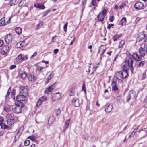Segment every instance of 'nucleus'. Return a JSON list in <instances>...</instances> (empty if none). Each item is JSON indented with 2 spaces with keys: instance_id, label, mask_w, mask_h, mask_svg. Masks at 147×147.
Instances as JSON below:
<instances>
[{
  "instance_id": "obj_1",
  "label": "nucleus",
  "mask_w": 147,
  "mask_h": 147,
  "mask_svg": "<svg viewBox=\"0 0 147 147\" xmlns=\"http://www.w3.org/2000/svg\"><path fill=\"white\" fill-rule=\"evenodd\" d=\"M125 72L119 71L116 73V78L118 79V82L121 83L123 81L122 79L125 78L128 76L127 72H126V70L124 69Z\"/></svg>"
},
{
  "instance_id": "obj_2",
  "label": "nucleus",
  "mask_w": 147,
  "mask_h": 147,
  "mask_svg": "<svg viewBox=\"0 0 147 147\" xmlns=\"http://www.w3.org/2000/svg\"><path fill=\"white\" fill-rule=\"evenodd\" d=\"M28 93V88L27 86H22L20 87L19 93L23 96H26Z\"/></svg>"
},
{
  "instance_id": "obj_3",
  "label": "nucleus",
  "mask_w": 147,
  "mask_h": 147,
  "mask_svg": "<svg viewBox=\"0 0 147 147\" xmlns=\"http://www.w3.org/2000/svg\"><path fill=\"white\" fill-rule=\"evenodd\" d=\"M134 7L136 9L139 10L143 9L144 8V5L143 3L138 2H136L134 5Z\"/></svg>"
},
{
  "instance_id": "obj_4",
  "label": "nucleus",
  "mask_w": 147,
  "mask_h": 147,
  "mask_svg": "<svg viewBox=\"0 0 147 147\" xmlns=\"http://www.w3.org/2000/svg\"><path fill=\"white\" fill-rule=\"evenodd\" d=\"M138 132L140 133L141 138H145L147 136V128L142 129L139 130Z\"/></svg>"
},
{
  "instance_id": "obj_5",
  "label": "nucleus",
  "mask_w": 147,
  "mask_h": 147,
  "mask_svg": "<svg viewBox=\"0 0 147 147\" xmlns=\"http://www.w3.org/2000/svg\"><path fill=\"white\" fill-rule=\"evenodd\" d=\"M136 95V93L133 90H130L128 93L127 96V101L128 102L131 99L134 98Z\"/></svg>"
},
{
  "instance_id": "obj_6",
  "label": "nucleus",
  "mask_w": 147,
  "mask_h": 147,
  "mask_svg": "<svg viewBox=\"0 0 147 147\" xmlns=\"http://www.w3.org/2000/svg\"><path fill=\"white\" fill-rule=\"evenodd\" d=\"M16 107L12 109L13 112L16 114H19L21 113L22 111L21 107L17 104H16Z\"/></svg>"
},
{
  "instance_id": "obj_7",
  "label": "nucleus",
  "mask_w": 147,
  "mask_h": 147,
  "mask_svg": "<svg viewBox=\"0 0 147 147\" xmlns=\"http://www.w3.org/2000/svg\"><path fill=\"white\" fill-rule=\"evenodd\" d=\"M13 37L11 34H9L6 35L5 38V42L8 44L11 43L12 42Z\"/></svg>"
},
{
  "instance_id": "obj_8",
  "label": "nucleus",
  "mask_w": 147,
  "mask_h": 147,
  "mask_svg": "<svg viewBox=\"0 0 147 147\" xmlns=\"http://www.w3.org/2000/svg\"><path fill=\"white\" fill-rule=\"evenodd\" d=\"M9 49V47L8 45H5L3 47L1 50V53L3 55L7 54Z\"/></svg>"
},
{
  "instance_id": "obj_9",
  "label": "nucleus",
  "mask_w": 147,
  "mask_h": 147,
  "mask_svg": "<svg viewBox=\"0 0 147 147\" xmlns=\"http://www.w3.org/2000/svg\"><path fill=\"white\" fill-rule=\"evenodd\" d=\"M138 51L140 56L142 57H144L145 56L146 51L144 48L140 47L138 49Z\"/></svg>"
},
{
  "instance_id": "obj_10",
  "label": "nucleus",
  "mask_w": 147,
  "mask_h": 147,
  "mask_svg": "<svg viewBox=\"0 0 147 147\" xmlns=\"http://www.w3.org/2000/svg\"><path fill=\"white\" fill-rule=\"evenodd\" d=\"M61 94L59 93H56L53 95L52 97L53 100L54 101H58L61 98Z\"/></svg>"
},
{
  "instance_id": "obj_11",
  "label": "nucleus",
  "mask_w": 147,
  "mask_h": 147,
  "mask_svg": "<svg viewBox=\"0 0 147 147\" xmlns=\"http://www.w3.org/2000/svg\"><path fill=\"white\" fill-rule=\"evenodd\" d=\"M105 111L107 113L110 112L113 108V105L111 104L107 105L105 106Z\"/></svg>"
},
{
  "instance_id": "obj_12",
  "label": "nucleus",
  "mask_w": 147,
  "mask_h": 147,
  "mask_svg": "<svg viewBox=\"0 0 147 147\" xmlns=\"http://www.w3.org/2000/svg\"><path fill=\"white\" fill-rule=\"evenodd\" d=\"M26 96H23L22 95L19 94V95L17 96L16 100L18 102H20L21 101H24L26 100Z\"/></svg>"
},
{
  "instance_id": "obj_13",
  "label": "nucleus",
  "mask_w": 147,
  "mask_h": 147,
  "mask_svg": "<svg viewBox=\"0 0 147 147\" xmlns=\"http://www.w3.org/2000/svg\"><path fill=\"white\" fill-rule=\"evenodd\" d=\"M55 87V85L53 84L52 85L49 86L46 90L45 93L47 94H49V93L51 92L53 89Z\"/></svg>"
},
{
  "instance_id": "obj_14",
  "label": "nucleus",
  "mask_w": 147,
  "mask_h": 147,
  "mask_svg": "<svg viewBox=\"0 0 147 147\" xmlns=\"http://www.w3.org/2000/svg\"><path fill=\"white\" fill-rule=\"evenodd\" d=\"M116 81L114 79L113 80L112 82V89L113 90L116 91L118 89L116 86Z\"/></svg>"
},
{
  "instance_id": "obj_15",
  "label": "nucleus",
  "mask_w": 147,
  "mask_h": 147,
  "mask_svg": "<svg viewBox=\"0 0 147 147\" xmlns=\"http://www.w3.org/2000/svg\"><path fill=\"white\" fill-rule=\"evenodd\" d=\"M132 57L133 58L137 61H140L142 60V58L136 53H134Z\"/></svg>"
},
{
  "instance_id": "obj_16",
  "label": "nucleus",
  "mask_w": 147,
  "mask_h": 147,
  "mask_svg": "<svg viewBox=\"0 0 147 147\" xmlns=\"http://www.w3.org/2000/svg\"><path fill=\"white\" fill-rule=\"evenodd\" d=\"M145 34H144L143 32H140L138 35V39H137V40H138L139 39V41L142 40L145 37Z\"/></svg>"
},
{
  "instance_id": "obj_17",
  "label": "nucleus",
  "mask_w": 147,
  "mask_h": 147,
  "mask_svg": "<svg viewBox=\"0 0 147 147\" xmlns=\"http://www.w3.org/2000/svg\"><path fill=\"white\" fill-rule=\"evenodd\" d=\"M73 105H74L75 107H78L80 106V103L79 100L77 99H73L72 100Z\"/></svg>"
},
{
  "instance_id": "obj_18",
  "label": "nucleus",
  "mask_w": 147,
  "mask_h": 147,
  "mask_svg": "<svg viewBox=\"0 0 147 147\" xmlns=\"http://www.w3.org/2000/svg\"><path fill=\"white\" fill-rule=\"evenodd\" d=\"M125 63L126 64H128V65L130 66L133 65V61L131 57H129L128 59L126 60L125 61Z\"/></svg>"
},
{
  "instance_id": "obj_19",
  "label": "nucleus",
  "mask_w": 147,
  "mask_h": 147,
  "mask_svg": "<svg viewBox=\"0 0 147 147\" xmlns=\"http://www.w3.org/2000/svg\"><path fill=\"white\" fill-rule=\"evenodd\" d=\"M34 6L41 9H44L45 8L44 5L41 3L35 4L34 5Z\"/></svg>"
},
{
  "instance_id": "obj_20",
  "label": "nucleus",
  "mask_w": 147,
  "mask_h": 147,
  "mask_svg": "<svg viewBox=\"0 0 147 147\" xmlns=\"http://www.w3.org/2000/svg\"><path fill=\"white\" fill-rule=\"evenodd\" d=\"M54 75V74L53 72L51 73L50 75L46 78V83H48L49 81L53 77Z\"/></svg>"
},
{
  "instance_id": "obj_21",
  "label": "nucleus",
  "mask_w": 147,
  "mask_h": 147,
  "mask_svg": "<svg viewBox=\"0 0 147 147\" xmlns=\"http://www.w3.org/2000/svg\"><path fill=\"white\" fill-rule=\"evenodd\" d=\"M104 15H103L102 14L100 13L97 16V18L99 21H102L104 19Z\"/></svg>"
},
{
  "instance_id": "obj_22",
  "label": "nucleus",
  "mask_w": 147,
  "mask_h": 147,
  "mask_svg": "<svg viewBox=\"0 0 147 147\" xmlns=\"http://www.w3.org/2000/svg\"><path fill=\"white\" fill-rule=\"evenodd\" d=\"M28 79L30 81H34L36 80V78L33 75L30 74L28 76Z\"/></svg>"
},
{
  "instance_id": "obj_23",
  "label": "nucleus",
  "mask_w": 147,
  "mask_h": 147,
  "mask_svg": "<svg viewBox=\"0 0 147 147\" xmlns=\"http://www.w3.org/2000/svg\"><path fill=\"white\" fill-rule=\"evenodd\" d=\"M36 67V71L39 73L42 72L43 69H45V67L40 66L37 65Z\"/></svg>"
},
{
  "instance_id": "obj_24",
  "label": "nucleus",
  "mask_w": 147,
  "mask_h": 147,
  "mask_svg": "<svg viewBox=\"0 0 147 147\" xmlns=\"http://www.w3.org/2000/svg\"><path fill=\"white\" fill-rule=\"evenodd\" d=\"M7 123L8 125L12 126L14 123V120L11 119H9L7 120Z\"/></svg>"
},
{
  "instance_id": "obj_25",
  "label": "nucleus",
  "mask_w": 147,
  "mask_h": 147,
  "mask_svg": "<svg viewBox=\"0 0 147 147\" xmlns=\"http://www.w3.org/2000/svg\"><path fill=\"white\" fill-rule=\"evenodd\" d=\"M0 125L2 129H9L10 128V127L9 126L4 123H2Z\"/></svg>"
},
{
  "instance_id": "obj_26",
  "label": "nucleus",
  "mask_w": 147,
  "mask_h": 147,
  "mask_svg": "<svg viewBox=\"0 0 147 147\" xmlns=\"http://www.w3.org/2000/svg\"><path fill=\"white\" fill-rule=\"evenodd\" d=\"M16 32L18 34L20 35L22 33V30L20 27H17L15 28Z\"/></svg>"
},
{
  "instance_id": "obj_27",
  "label": "nucleus",
  "mask_w": 147,
  "mask_h": 147,
  "mask_svg": "<svg viewBox=\"0 0 147 147\" xmlns=\"http://www.w3.org/2000/svg\"><path fill=\"white\" fill-rule=\"evenodd\" d=\"M117 102L118 103H120L121 100H122V95H118L116 97Z\"/></svg>"
},
{
  "instance_id": "obj_28",
  "label": "nucleus",
  "mask_w": 147,
  "mask_h": 147,
  "mask_svg": "<svg viewBox=\"0 0 147 147\" xmlns=\"http://www.w3.org/2000/svg\"><path fill=\"white\" fill-rule=\"evenodd\" d=\"M4 110L6 112H9L11 110L10 106L9 105H6L4 106Z\"/></svg>"
},
{
  "instance_id": "obj_29",
  "label": "nucleus",
  "mask_w": 147,
  "mask_h": 147,
  "mask_svg": "<svg viewBox=\"0 0 147 147\" xmlns=\"http://www.w3.org/2000/svg\"><path fill=\"white\" fill-rule=\"evenodd\" d=\"M16 61L18 62L20 61H22V54H20L18 57L16 58Z\"/></svg>"
},
{
  "instance_id": "obj_30",
  "label": "nucleus",
  "mask_w": 147,
  "mask_h": 147,
  "mask_svg": "<svg viewBox=\"0 0 147 147\" xmlns=\"http://www.w3.org/2000/svg\"><path fill=\"white\" fill-rule=\"evenodd\" d=\"M121 25H125L126 23V18L125 17H123L121 20Z\"/></svg>"
},
{
  "instance_id": "obj_31",
  "label": "nucleus",
  "mask_w": 147,
  "mask_h": 147,
  "mask_svg": "<svg viewBox=\"0 0 147 147\" xmlns=\"http://www.w3.org/2000/svg\"><path fill=\"white\" fill-rule=\"evenodd\" d=\"M91 68H92V69H93L94 70V66L92 64H91L90 65L89 67V68L88 70H86V72L89 73L90 71Z\"/></svg>"
},
{
  "instance_id": "obj_32",
  "label": "nucleus",
  "mask_w": 147,
  "mask_h": 147,
  "mask_svg": "<svg viewBox=\"0 0 147 147\" xmlns=\"http://www.w3.org/2000/svg\"><path fill=\"white\" fill-rule=\"evenodd\" d=\"M47 99V98L45 96H42L39 98V100L41 101V102L43 103L44 101H46Z\"/></svg>"
},
{
  "instance_id": "obj_33",
  "label": "nucleus",
  "mask_w": 147,
  "mask_h": 147,
  "mask_svg": "<svg viewBox=\"0 0 147 147\" xmlns=\"http://www.w3.org/2000/svg\"><path fill=\"white\" fill-rule=\"evenodd\" d=\"M125 43V41L123 40H122L120 42L119 45V48H121L123 47V45Z\"/></svg>"
},
{
  "instance_id": "obj_34",
  "label": "nucleus",
  "mask_w": 147,
  "mask_h": 147,
  "mask_svg": "<svg viewBox=\"0 0 147 147\" xmlns=\"http://www.w3.org/2000/svg\"><path fill=\"white\" fill-rule=\"evenodd\" d=\"M129 66L128 65H125L123 66V71L125 72V71L124 70V69L125 70H126V72H127V71H128L129 68Z\"/></svg>"
},
{
  "instance_id": "obj_35",
  "label": "nucleus",
  "mask_w": 147,
  "mask_h": 147,
  "mask_svg": "<svg viewBox=\"0 0 147 147\" xmlns=\"http://www.w3.org/2000/svg\"><path fill=\"white\" fill-rule=\"evenodd\" d=\"M145 64V61H141L138 64V67H142Z\"/></svg>"
},
{
  "instance_id": "obj_36",
  "label": "nucleus",
  "mask_w": 147,
  "mask_h": 147,
  "mask_svg": "<svg viewBox=\"0 0 147 147\" xmlns=\"http://www.w3.org/2000/svg\"><path fill=\"white\" fill-rule=\"evenodd\" d=\"M30 141L28 140H26L24 142V144L25 146H28L30 144Z\"/></svg>"
},
{
  "instance_id": "obj_37",
  "label": "nucleus",
  "mask_w": 147,
  "mask_h": 147,
  "mask_svg": "<svg viewBox=\"0 0 147 147\" xmlns=\"http://www.w3.org/2000/svg\"><path fill=\"white\" fill-rule=\"evenodd\" d=\"M27 76V74L25 72H22L21 74V78H25Z\"/></svg>"
},
{
  "instance_id": "obj_38",
  "label": "nucleus",
  "mask_w": 147,
  "mask_h": 147,
  "mask_svg": "<svg viewBox=\"0 0 147 147\" xmlns=\"http://www.w3.org/2000/svg\"><path fill=\"white\" fill-rule=\"evenodd\" d=\"M61 112V111L60 108H59L55 110V113L56 115H59Z\"/></svg>"
},
{
  "instance_id": "obj_39",
  "label": "nucleus",
  "mask_w": 147,
  "mask_h": 147,
  "mask_svg": "<svg viewBox=\"0 0 147 147\" xmlns=\"http://www.w3.org/2000/svg\"><path fill=\"white\" fill-rule=\"evenodd\" d=\"M42 103L39 99L38 100L36 105L37 107H38L40 106Z\"/></svg>"
},
{
  "instance_id": "obj_40",
  "label": "nucleus",
  "mask_w": 147,
  "mask_h": 147,
  "mask_svg": "<svg viewBox=\"0 0 147 147\" xmlns=\"http://www.w3.org/2000/svg\"><path fill=\"white\" fill-rule=\"evenodd\" d=\"M27 56L26 55H24L22 54V61H26L28 59Z\"/></svg>"
},
{
  "instance_id": "obj_41",
  "label": "nucleus",
  "mask_w": 147,
  "mask_h": 147,
  "mask_svg": "<svg viewBox=\"0 0 147 147\" xmlns=\"http://www.w3.org/2000/svg\"><path fill=\"white\" fill-rule=\"evenodd\" d=\"M5 21V19L4 18H3L0 19V24H3L4 23Z\"/></svg>"
},
{
  "instance_id": "obj_42",
  "label": "nucleus",
  "mask_w": 147,
  "mask_h": 147,
  "mask_svg": "<svg viewBox=\"0 0 147 147\" xmlns=\"http://www.w3.org/2000/svg\"><path fill=\"white\" fill-rule=\"evenodd\" d=\"M68 26V23L67 22L66 23L63 27V29L64 30V31L65 32H66L67 30V27Z\"/></svg>"
},
{
  "instance_id": "obj_43",
  "label": "nucleus",
  "mask_w": 147,
  "mask_h": 147,
  "mask_svg": "<svg viewBox=\"0 0 147 147\" xmlns=\"http://www.w3.org/2000/svg\"><path fill=\"white\" fill-rule=\"evenodd\" d=\"M11 90V87L9 88L8 89V90L7 91V94H6V97L7 98L9 94L10 93V92Z\"/></svg>"
},
{
  "instance_id": "obj_44",
  "label": "nucleus",
  "mask_w": 147,
  "mask_h": 147,
  "mask_svg": "<svg viewBox=\"0 0 147 147\" xmlns=\"http://www.w3.org/2000/svg\"><path fill=\"white\" fill-rule=\"evenodd\" d=\"M28 138L30 139L33 141H34L35 140V137L33 136H30L28 137Z\"/></svg>"
},
{
  "instance_id": "obj_45",
  "label": "nucleus",
  "mask_w": 147,
  "mask_h": 147,
  "mask_svg": "<svg viewBox=\"0 0 147 147\" xmlns=\"http://www.w3.org/2000/svg\"><path fill=\"white\" fill-rule=\"evenodd\" d=\"M16 94V90L15 89L13 90L11 92V96L12 97H13V98H14V96Z\"/></svg>"
},
{
  "instance_id": "obj_46",
  "label": "nucleus",
  "mask_w": 147,
  "mask_h": 147,
  "mask_svg": "<svg viewBox=\"0 0 147 147\" xmlns=\"http://www.w3.org/2000/svg\"><path fill=\"white\" fill-rule=\"evenodd\" d=\"M107 9H104L103 10L102 12H100V13H101L103 15H104V16H105L106 15V14L107 13Z\"/></svg>"
},
{
  "instance_id": "obj_47",
  "label": "nucleus",
  "mask_w": 147,
  "mask_h": 147,
  "mask_svg": "<svg viewBox=\"0 0 147 147\" xmlns=\"http://www.w3.org/2000/svg\"><path fill=\"white\" fill-rule=\"evenodd\" d=\"M71 120V119L70 118L68 120H67L66 121L65 123V125H67L68 126V125H69L70 121Z\"/></svg>"
},
{
  "instance_id": "obj_48",
  "label": "nucleus",
  "mask_w": 147,
  "mask_h": 147,
  "mask_svg": "<svg viewBox=\"0 0 147 147\" xmlns=\"http://www.w3.org/2000/svg\"><path fill=\"white\" fill-rule=\"evenodd\" d=\"M114 19V18L113 16H111L109 18V20L110 22H112Z\"/></svg>"
},
{
  "instance_id": "obj_49",
  "label": "nucleus",
  "mask_w": 147,
  "mask_h": 147,
  "mask_svg": "<svg viewBox=\"0 0 147 147\" xmlns=\"http://www.w3.org/2000/svg\"><path fill=\"white\" fill-rule=\"evenodd\" d=\"M126 5L125 3H123L122 4L120 5L119 6L120 9H122L124 8L125 6Z\"/></svg>"
},
{
  "instance_id": "obj_50",
  "label": "nucleus",
  "mask_w": 147,
  "mask_h": 147,
  "mask_svg": "<svg viewBox=\"0 0 147 147\" xmlns=\"http://www.w3.org/2000/svg\"><path fill=\"white\" fill-rule=\"evenodd\" d=\"M10 5L11 6L15 5V3L13 0H10Z\"/></svg>"
},
{
  "instance_id": "obj_51",
  "label": "nucleus",
  "mask_w": 147,
  "mask_h": 147,
  "mask_svg": "<svg viewBox=\"0 0 147 147\" xmlns=\"http://www.w3.org/2000/svg\"><path fill=\"white\" fill-rule=\"evenodd\" d=\"M51 11V10H48L47 11L45 12L42 16L43 17H44L47 15Z\"/></svg>"
},
{
  "instance_id": "obj_52",
  "label": "nucleus",
  "mask_w": 147,
  "mask_h": 147,
  "mask_svg": "<svg viewBox=\"0 0 147 147\" xmlns=\"http://www.w3.org/2000/svg\"><path fill=\"white\" fill-rule=\"evenodd\" d=\"M146 75L145 73H144L143 74L142 76V80H144L146 78Z\"/></svg>"
},
{
  "instance_id": "obj_53",
  "label": "nucleus",
  "mask_w": 147,
  "mask_h": 147,
  "mask_svg": "<svg viewBox=\"0 0 147 147\" xmlns=\"http://www.w3.org/2000/svg\"><path fill=\"white\" fill-rule=\"evenodd\" d=\"M16 67V66L15 65H11L9 67V69L10 70H12L15 68Z\"/></svg>"
},
{
  "instance_id": "obj_54",
  "label": "nucleus",
  "mask_w": 147,
  "mask_h": 147,
  "mask_svg": "<svg viewBox=\"0 0 147 147\" xmlns=\"http://www.w3.org/2000/svg\"><path fill=\"white\" fill-rule=\"evenodd\" d=\"M4 120V119L3 117L1 116H0V125L2 124Z\"/></svg>"
},
{
  "instance_id": "obj_55",
  "label": "nucleus",
  "mask_w": 147,
  "mask_h": 147,
  "mask_svg": "<svg viewBox=\"0 0 147 147\" xmlns=\"http://www.w3.org/2000/svg\"><path fill=\"white\" fill-rule=\"evenodd\" d=\"M114 24H110L108 25L107 28L109 30L111 27L113 26Z\"/></svg>"
},
{
  "instance_id": "obj_56",
  "label": "nucleus",
  "mask_w": 147,
  "mask_h": 147,
  "mask_svg": "<svg viewBox=\"0 0 147 147\" xmlns=\"http://www.w3.org/2000/svg\"><path fill=\"white\" fill-rule=\"evenodd\" d=\"M130 69L131 70V72L132 73H133L134 68L133 66V65H131V66H129V67Z\"/></svg>"
},
{
  "instance_id": "obj_57",
  "label": "nucleus",
  "mask_w": 147,
  "mask_h": 147,
  "mask_svg": "<svg viewBox=\"0 0 147 147\" xmlns=\"http://www.w3.org/2000/svg\"><path fill=\"white\" fill-rule=\"evenodd\" d=\"M24 1H23V0H21L19 4V6H22L23 5V3H24Z\"/></svg>"
},
{
  "instance_id": "obj_58",
  "label": "nucleus",
  "mask_w": 147,
  "mask_h": 147,
  "mask_svg": "<svg viewBox=\"0 0 147 147\" xmlns=\"http://www.w3.org/2000/svg\"><path fill=\"white\" fill-rule=\"evenodd\" d=\"M118 39V38H117V37L116 36V35L114 36L113 37L112 39L114 41H116L117 40V39Z\"/></svg>"
},
{
  "instance_id": "obj_59",
  "label": "nucleus",
  "mask_w": 147,
  "mask_h": 147,
  "mask_svg": "<svg viewBox=\"0 0 147 147\" xmlns=\"http://www.w3.org/2000/svg\"><path fill=\"white\" fill-rule=\"evenodd\" d=\"M101 49V50H102V53H101V54L100 55H103V54L104 53H105V51H106V49Z\"/></svg>"
},
{
  "instance_id": "obj_60",
  "label": "nucleus",
  "mask_w": 147,
  "mask_h": 147,
  "mask_svg": "<svg viewBox=\"0 0 147 147\" xmlns=\"http://www.w3.org/2000/svg\"><path fill=\"white\" fill-rule=\"evenodd\" d=\"M144 47L146 49V53H147V43H145L144 45Z\"/></svg>"
},
{
  "instance_id": "obj_61",
  "label": "nucleus",
  "mask_w": 147,
  "mask_h": 147,
  "mask_svg": "<svg viewBox=\"0 0 147 147\" xmlns=\"http://www.w3.org/2000/svg\"><path fill=\"white\" fill-rule=\"evenodd\" d=\"M37 54V52H36L34 53L33 55H32L30 57L31 58H32L34 57H35L36 56Z\"/></svg>"
},
{
  "instance_id": "obj_62",
  "label": "nucleus",
  "mask_w": 147,
  "mask_h": 147,
  "mask_svg": "<svg viewBox=\"0 0 147 147\" xmlns=\"http://www.w3.org/2000/svg\"><path fill=\"white\" fill-rule=\"evenodd\" d=\"M67 127H68V126L65 125L64 126L63 128V132H64L66 130V129H67Z\"/></svg>"
},
{
  "instance_id": "obj_63",
  "label": "nucleus",
  "mask_w": 147,
  "mask_h": 147,
  "mask_svg": "<svg viewBox=\"0 0 147 147\" xmlns=\"http://www.w3.org/2000/svg\"><path fill=\"white\" fill-rule=\"evenodd\" d=\"M58 50H59L57 49H54V52H53L55 54H57L58 52Z\"/></svg>"
},
{
  "instance_id": "obj_64",
  "label": "nucleus",
  "mask_w": 147,
  "mask_h": 147,
  "mask_svg": "<svg viewBox=\"0 0 147 147\" xmlns=\"http://www.w3.org/2000/svg\"><path fill=\"white\" fill-rule=\"evenodd\" d=\"M145 99H146V100H146V103L145 104H144V107L145 108H147V96L146 97V98Z\"/></svg>"
}]
</instances>
